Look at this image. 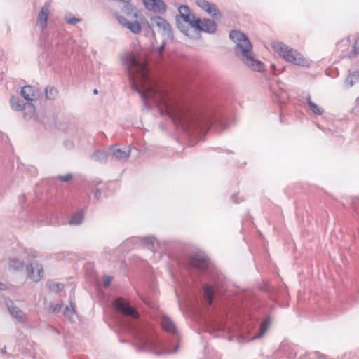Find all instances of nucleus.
I'll list each match as a JSON object with an SVG mask.
<instances>
[{"mask_svg":"<svg viewBox=\"0 0 359 359\" xmlns=\"http://www.w3.org/2000/svg\"><path fill=\"white\" fill-rule=\"evenodd\" d=\"M120 59L127 69L131 88L140 95L145 107H149L147 103L149 100H151L156 104H163L168 116L173 121L187 129L201 128L202 130H205L211 127H215L219 131L225 130L226 125L223 121L215 115H203L196 118L191 112L184 111L178 107L173 112L170 111L168 104L157 90L151 86H144V89L138 87L137 79L144 83L149 82L150 79L146 65L137 59V55L133 51L127 50L120 55Z\"/></svg>","mask_w":359,"mask_h":359,"instance_id":"1","label":"nucleus"},{"mask_svg":"<svg viewBox=\"0 0 359 359\" xmlns=\"http://www.w3.org/2000/svg\"><path fill=\"white\" fill-rule=\"evenodd\" d=\"M229 36L235 43V55L252 70L259 72H263L264 65L255 58L252 51V45L248 37L239 30L231 31Z\"/></svg>","mask_w":359,"mask_h":359,"instance_id":"2","label":"nucleus"},{"mask_svg":"<svg viewBox=\"0 0 359 359\" xmlns=\"http://www.w3.org/2000/svg\"><path fill=\"white\" fill-rule=\"evenodd\" d=\"M126 327L133 334L139 350L151 352L156 355L161 354L158 351L160 341L153 332L145 330L136 323H128Z\"/></svg>","mask_w":359,"mask_h":359,"instance_id":"3","label":"nucleus"},{"mask_svg":"<svg viewBox=\"0 0 359 359\" xmlns=\"http://www.w3.org/2000/svg\"><path fill=\"white\" fill-rule=\"evenodd\" d=\"M272 47L287 62L302 67H307L309 65L308 61L299 52L290 48L283 43L280 41L274 42Z\"/></svg>","mask_w":359,"mask_h":359,"instance_id":"4","label":"nucleus"},{"mask_svg":"<svg viewBox=\"0 0 359 359\" xmlns=\"http://www.w3.org/2000/svg\"><path fill=\"white\" fill-rule=\"evenodd\" d=\"M114 307L116 311L126 317L137 320L139 318V313L137 309L132 306L128 302L122 297H118L114 301Z\"/></svg>","mask_w":359,"mask_h":359,"instance_id":"5","label":"nucleus"},{"mask_svg":"<svg viewBox=\"0 0 359 359\" xmlns=\"http://www.w3.org/2000/svg\"><path fill=\"white\" fill-rule=\"evenodd\" d=\"M179 15H177V23L179 29L186 35L189 36L188 31L189 29H183L182 25H181V22H180V18H181L184 22L187 23L191 27L194 28V22L196 21V19L191 14L190 9L187 6L181 5L178 8Z\"/></svg>","mask_w":359,"mask_h":359,"instance_id":"6","label":"nucleus"},{"mask_svg":"<svg viewBox=\"0 0 359 359\" xmlns=\"http://www.w3.org/2000/svg\"><path fill=\"white\" fill-rule=\"evenodd\" d=\"M188 262L190 266L204 271L209 265L208 257L202 252H195L191 254L188 257Z\"/></svg>","mask_w":359,"mask_h":359,"instance_id":"7","label":"nucleus"},{"mask_svg":"<svg viewBox=\"0 0 359 359\" xmlns=\"http://www.w3.org/2000/svg\"><path fill=\"white\" fill-rule=\"evenodd\" d=\"M216 22L209 18L200 19L197 18L194 22V28L199 32H203L210 34H215L217 30Z\"/></svg>","mask_w":359,"mask_h":359,"instance_id":"8","label":"nucleus"},{"mask_svg":"<svg viewBox=\"0 0 359 359\" xmlns=\"http://www.w3.org/2000/svg\"><path fill=\"white\" fill-rule=\"evenodd\" d=\"M151 22L154 26H156L163 36L168 39H173V33L170 23L161 16H154L151 18Z\"/></svg>","mask_w":359,"mask_h":359,"instance_id":"9","label":"nucleus"},{"mask_svg":"<svg viewBox=\"0 0 359 359\" xmlns=\"http://www.w3.org/2000/svg\"><path fill=\"white\" fill-rule=\"evenodd\" d=\"M26 271L28 277L34 282L40 281L43 277V268L37 262H32L27 264Z\"/></svg>","mask_w":359,"mask_h":359,"instance_id":"10","label":"nucleus"},{"mask_svg":"<svg viewBox=\"0 0 359 359\" xmlns=\"http://www.w3.org/2000/svg\"><path fill=\"white\" fill-rule=\"evenodd\" d=\"M195 2L198 7L212 18L218 19L221 17L220 11L215 4L206 0H195Z\"/></svg>","mask_w":359,"mask_h":359,"instance_id":"11","label":"nucleus"},{"mask_svg":"<svg viewBox=\"0 0 359 359\" xmlns=\"http://www.w3.org/2000/svg\"><path fill=\"white\" fill-rule=\"evenodd\" d=\"M11 104L12 108L15 111H21L25 110L26 115H32L34 113L35 109L32 103H27V102L23 103L19 98L12 97L11 98Z\"/></svg>","mask_w":359,"mask_h":359,"instance_id":"12","label":"nucleus"},{"mask_svg":"<svg viewBox=\"0 0 359 359\" xmlns=\"http://www.w3.org/2000/svg\"><path fill=\"white\" fill-rule=\"evenodd\" d=\"M146 8L159 14L166 12L167 6L163 0H143Z\"/></svg>","mask_w":359,"mask_h":359,"instance_id":"13","label":"nucleus"},{"mask_svg":"<svg viewBox=\"0 0 359 359\" xmlns=\"http://www.w3.org/2000/svg\"><path fill=\"white\" fill-rule=\"evenodd\" d=\"M21 95L27 103H32L39 97L40 90L32 86L27 85L22 88Z\"/></svg>","mask_w":359,"mask_h":359,"instance_id":"14","label":"nucleus"},{"mask_svg":"<svg viewBox=\"0 0 359 359\" xmlns=\"http://www.w3.org/2000/svg\"><path fill=\"white\" fill-rule=\"evenodd\" d=\"M130 151L131 150L130 147H124L123 149H121L116 145L111 146L110 149L111 156L120 161H127L130 157Z\"/></svg>","mask_w":359,"mask_h":359,"instance_id":"15","label":"nucleus"},{"mask_svg":"<svg viewBox=\"0 0 359 359\" xmlns=\"http://www.w3.org/2000/svg\"><path fill=\"white\" fill-rule=\"evenodd\" d=\"M50 1H46L39 11L37 22L41 30H43L47 25V20L50 14Z\"/></svg>","mask_w":359,"mask_h":359,"instance_id":"16","label":"nucleus"},{"mask_svg":"<svg viewBox=\"0 0 359 359\" xmlns=\"http://www.w3.org/2000/svg\"><path fill=\"white\" fill-rule=\"evenodd\" d=\"M6 306L8 309L10 314L16 318L18 322L22 323L25 320V314L12 300L6 301Z\"/></svg>","mask_w":359,"mask_h":359,"instance_id":"17","label":"nucleus"},{"mask_svg":"<svg viewBox=\"0 0 359 359\" xmlns=\"http://www.w3.org/2000/svg\"><path fill=\"white\" fill-rule=\"evenodd\" d=\"M161 325L167 332L177 335V327L175 323L166 316H162L161 319Z\"/></svg>","mask_w":359,"mask_h":359,"instance_id":"18","label":"nucleus"},{"mask_svg":"<svg viewBox=\"0 0 359 359\" xmlns=\"http://www.w3.org/2000/svg\"><path fill=\"white\" fill-rule=\"evenodd\" d=\"M215 290L212 285L205 284L203 287V299L209 306H211L213 303L215 298Z\"/></svg>","mask_w":359,"mask_h":359,"instance_id":"19","label":"nucleus"},{"mask_svg":"<svg viewBox=\"0 0 359 359\" xmlns=\"http://www.w3.org/2000/svg\"><path fill=\"white\" fill-rule=\"evenodd\" d=\"M359 82V71H355L349 73L344 82V86L346 88L352 87L355 83Z\"/></svg>","mask_w":359,"mask_h":359,"instance_id":"20","label":"nucleus"},{"mask_svg":"<svg viewBox=\"0 0 359 359\" xmlns=\"http://www.w3.org/2000/svg\"><path fill=\"white\" fill-rule=\"evenodd\" d=\"M306 102L307 104L309 105L310 109L312 111V112L317 115H321L323 114L324 110L323 108L318 106L316 104L312 102L311 95L308 94L306 97Z\"/></svg>","mask_w":359,"mask_h":359,"instance_id":"21","label":"nucleus"},{"mask_svg":"<svg viewBox=\"0 0 359 359\" xmlns=\"http://www.w3.org/2000/svg\"><path fill=\"white\" fill-rule=\"evenodd\" d=\"M83 217L84 214L83 210H79L72 215L69 220V224L72 225H79L82 222Z\"/></svg>","mask_w":359,"mask_h":359,"instance_id":"22","label":"nucleus"},{"mask_svg":"<svg viewBox=\"0 0 359 359\" xmlns=\"http://www.w3.org/2000/svg\"><path fill=\"white\" fill-rule=\"evenodd\" d=\"M9 268L14 271H22L24 268L25 263L23 261H20L17 258L10 259Z\"/></svg>","mask_w":359,"mask_h":359,"instance_id":"23","label":"nucleus"},{"mask_svg":"<svg viewBox=\"0 0 359 359\" xmlns=\"http://www.w3.org/2000/svg\"><path fill=\"white\" fill-rule=\"evenodd\" d=\"M45 93L46 99L53 100L57 97L58 95V90L55 87L53 86H48L45 89Z\"/></svg>","mask_w":359,"mask_h":359,"instance_id":"24","label":"nucleus"},{"mask_svg":"<svg viewBox=\"0 0 359 359\" xmlns=\"http://www.w3.org/2000/svg\"><path fill=\"white\" fill-rule=\"evenodd\" d=\"M92 158L100 163H105L107 161V154L102 150H97L92 155Z\"/></svg>","mask_w":359,"mask_h":359,"instance_id":"25","label":"nucleus"},{"mask_svg":"<svg viewBox=\"0 0 359 359\" xmlns=\"http://www.w3.org/2000/svg\"><path fill=\"white\" fill-rule=\"evenodd\" d=\"M269 325H270V319L268 318L264 319V320L261 323V325L259 326V333L257 334H256L253 337V339H259V338L262 337L266 331L267 330Z\"/></svg>","mask_w":359,"mask_h":359,"instance_id":"26","label":"nucleus"},{"mask_svg":"<svg viewBox=\"0 0 359 359\" xmlns=\"http://www.w3.org/2000/svg\"><path fill=\"white\" fill-rule=\"evenodd\" d=\"M65 20L69 25H74L81 21V18H78L72 13H67L65 16Z\"/></svg>","mask_w":359,"mask_h":359,"instance_id":"27","label":"nucleus"},{"mask_svg":"<svg viewBox=\"0 0 359 359\" xmlns=\"http://www.w3.org/2000/svg\"><path fill=\"white\" fill-rule=\"evenodd\" d=\"M351 208L355 213V215L359 219V198L351 199Z\"/></svg>","mask_w":359,"mask_h":359,"instance_id":"28","label":"nucleus"},{"mask_svg":"<svg viewBox=\"0 0 359 359\" xmlns=\"http://www.w3.org/2000/svg\"><path fill=\"white\" fill-rule=\"evenodd\" d=\"M135 240H140L142 243L146 245H152L154 243L155 238L152 236H149L144 238H135Z\"/></svg>","mask_w":359,"mask_h":359,"instance_id":"29","label":"nucleus"},{"mask_svg":"<svg viewBox=\"0 0 359 359\" xmlns=\"http://www.w3.org/2000/svg\"><path fill=\"white\" fill-rule=\"evenodd\" d=\"M273 93L277 97V99L278 100H280V102H283L284 100H285L287 98V93L283 90H281L279 93L273 92Z\"/></svg>","mask_w":359,"mask_h":359,"instance_id":"30","label":"nucleus"},{"mask_svg":"<svg viewBox=\"0 0 359 359\" xmlns=\"http://www.w3.org/2000/svg\"><path fill=\"white\" fill-rule=\"evenodd\" d=\"M353 55H350V57H355L359 53V38H358L353 46Z\"/></svg>","mask_w":359,"mask_h":359,"instance_id":"31","label":"nucleus"},{"mask_svg":"<svg viewBox=\"0 0 359 359\" xmlns=\"http://www.w3.org/2000/svg\"><path fill=\"white\" fill-rule=\"evenodd\" d=\"M73 176L71 173H67L65 175H58L57 178L60 181L67 182L72 179Z\"/></svg>","mask_w":359,"mask_h":359,"instance_id":"32","label":"nucleus"},{"mask_svg":"<svg viewBox=\"0 0 359 359\" xmlns=\"http://www.w3.org/2000/svg\"><path fill=\"white\" fill-rule=\"evenodd\" d=\"M64 287V285L62 283H54L50 285V289L53 291H61Z\"/></svg>","mask_w":359,"mask_h":359,"instance_id":"33","label":"nucleus"},{"mask_svg":"<svg viewBox=\"0 0 359 359\" xmlns=\"http://www.w3.org/2000/svg\"><path fill=\"white\" fill-rule=\"evenodd\" d=\"M111 281V277L109 276H104L103 277V287L107 288L109 287Z\"/></svg>","mask_w":359,"mask_h":359,"instance_id":"34","label":"nucleus"},{"mask_svg":"<svg viewBox=\"0 0 359 359\" xmlns=\"http://www.w3.org/2000/svg\"><path fill=\"white\" fill-rule=\"evenodd\" d=\"M64 146L68 150L72 149L74 147V142L72 140H66L64 142Z\"/></svg>","mask_w":359,"mask_h":359,"instance_id":"35","label":"nucleus"},{"mask_svg":"<svg viewBox=\"0 0 359 359\" xmlns=\"http://www.w3.org/2000/svg\"><path fill=\"white\" fill-rule=\"evenodd\" d=\"M94 198L96 200H99L101 196V191L99 189L96 188L93 191Z\"/></svg>","mask_w":359,"mask_h":359,"instance_id":"36","label":"nucleus"},{"mask_svg":"<svg viewBox=\"0 0 359 359\" xmlns=\"http://www.w3.org/2000/svg\"><path fill=\"white\" fill-rule=\"evenodd\" d=\"M74 312H75V310H74V307H72V309H69L68 306L65 307V314L66 315L71 316Z\"/></svg>","mask_w":359,"mask_h":359,"instance_id":"37","label":"nucleus"},{"mask_svg":"<svg viewBox=\"0 0 359 359\" xmlns=\"http://www.w3.org/2000/svg\"><path fill=\"white\" fill-rule=\"evenodd\" d=\"M232 199L233 200V202L235 203H238L240 201L238 200V197H237V195L236 194H233L232 196Z\"/></svg>","mask_w":359,"mask_h":359,"instance_id":"38","label":"nucleus"},{"mask_svg":"<svg viewBox=\"0 0 359 359\" xmlns=\"http://www.w3.org/2000/svg\"><path fill=\"white\" fill-rule=\"evenodd\" d=\"M1 353L2 355H5L6 353V346H4L1 350Z\"/></svg>","mask_w":359,"mask_h":359,"instance_id":"39","label":"nucleus"},{"mask_svg":"<svg viewBox=\"0 0 359 359\" xmlns=\"http://www.w3.org/2000/svg\"><path fill=\"white\" fill-rule=\"evenodd\" d=\"M163 49H164V44L161 45V46L159 47V52H161Z\"/></svg>","mask_w":359,"mask_h":359,"instance_id":"40","label":"nucleus"},{"mask_svg":"<svg viewBox=\"0 0 359 359\" xmlns=\"http://www.w3.org/2000/svg\"><path fill=\"white\" fill-rule=\"evenodd\" d=\"M93 93L95 94V95L97 94L98 93V90L97 89H94Z\"/></svg>","mask_w":359,"mask_h":359,"instance_id":"41","label":"nucleus"},{"mask_svg":"<svg viewBox=\"0 0 359 359\" xmlns=\"http://www.w3.org/2000/svg\"><path fill=\"white\" fill-rule=\"evenodd\" d=\"M4 286V284L0 283V290H2Z\"/></svg>","mask_w":359,"mask_h":359,"instance_id":"42","label":"nucleus"},{"mask_svg":"<svg viewBox=\"0 0 359 359\" xmlns=\"http://www.w3.org/2000/svg\"><path fill=\"white\" fill-rule=\"evenodd\" d=\"M356 102L359 103V97L357 98Z\"/></svg>","mask_w":359,"mask_h":359,"instance_id":"43","label":"nucleus"},{"mask_svg":"<svg viewBox=\"0 0 359 359\" xmlns=\"http://www.w3.org/2000/svg\"><path fill=\"white\" fill-rule=\"evenodd\" d=\"M347 42H348V43L350 42L349 38L347 39Z\"/></svg>","mask_w":359,"mask_h":359,"instance_id":"44","label":"nucleus"}]
</instances>
